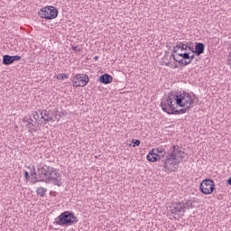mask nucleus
<instances>
[{"label":"nucleus","instance_id":"23","mask_svg":"<svg viewBox=\"0 0 231 231\" xmlns=\"http://www.w3.org/2000/svg\"><path fill=\"white\" fill-rule=\"evenodd\" d=\"M181 50L180 43H177L175 46H173V53H178V51Z\"/></svg>","mask_w":231,"mask_h":231},{"label":"nucleus","instance_id":"32","mask_svg":"<svg viewBox=\"0 0 231 231\" xmlns=\"http://www.w3.org/2000/svg\"><path fill=\"white\" fill-rule=\"evenodd\" d=\"M226 182H227V185H231V177L228 178V180H226Z\"/></svg>","mask_w":231,"mask_h":231},{"label":"nucleus","instance_id":"9","mask_svg":"<svg viewBox=\"0 0 231 231\" xmlns=\"http://www.w3.org/2000/svg\"><path fill=\"white\" fill-rule=\"evenodd\" d=\"M75 79L72 80L73 86L75 88H84V86H88V83L89 82V77L86 74H77Z\"/></svg>","mask_w":231,"mask_h":231},{"label":"nucleus","instance_id":"27","mask_svg":"<svg viewBox=\"0 0 231 231\" xmlns=\"http://www.w3.org/2000/svg\"><path fill=\"white\" fill-rule=\"evenodd\" d=\"M13 63L15 62V60H21V56H12Z\"/></svg>","mask_w":231,"mask_h":231},{"label":"nucleus","instance_id":"21","mask_svg":"<svg viewBox=\"0 0 231 231\" xmlns=\"http://www.w3.org/2000/svg\"><path fill=\"white\" fill-rule=\"evenodd\" d=\"M71 50H73L76 53H80V51H82V47L79 45H72Z\"/></svg>","mask_w":231,"mask_h":231},{"label":"nucleus","instance_id":"30","mask_svg":"<svg viewBox=\"0 0 231 231\" xmlns=\"http://www.w3.org/2000/svg\"><path fill=\"white\" fill-rule=\"evenodd\" d=\"M188 50L189 51H191V53H194V51H196V49H194L193 47L188 46Z\"/></svg>","mask_w":231,"mask_h":231},{"label":"nucleus","instance_id":"29","mask_svg":"<svg viewBox=\"0 0 231 231\" xmlns=\"http://www.w3.org/2000/svg\"><path fill=\"white\" fill-rule=\"evenodd\" d=\"M23 174H24L25 180H30V173L27 171H25Z\"/></svg>","mask_w":231,"mask_h":231},{"label":"nucleus","instance_id":"7","mask_svg":"<svg viewBox=\"0 0 231 231\" xmlns=\"http://www.w3.org/2000/svg\"><path fill=\"white\" fill-rule=\"evenodd\" d=\"M170 212L175 216H185V204L183 202H176L170 207Z\"/></svg>","mask_w":231,"mask_h":231},{"label":"nucleus","instance_id":"22","mask_svg":"<svg viewBox=\"0 0 231 231\" xmlns=\"http://www.w3.org/2000/svg\"><path fill=\"white\" fill-rule=\"evenodd\" d=\"M68 78H69V75L64 73H60L57 76L58 80H64V79H68Z\"/></svg>","mask_w":231,"mask_h":231},{"label":"nucleus","instance_id":"17","mask_svg":"<svg viewBox=\"0 0 231 231\" xmlns=\"http://www.w3.org/2000/svg\"><path fill=\"white\" fill-rule=\"evenodd\" d=\"M46 192H48V189L43 188V187H40L36 190V194L38 196H40L41 198H44V196H46Z\"/></svg>","mask_w":231,"mask_h":231},{"label":"nucleus","instance_id":"15","mask_svg":"<svg viewBox=\"0 0 231 231\" xmlns=\"http://www.w3.org/2000/svg\"><path fill=\"white\" fill-rule=\"evenodd\" d=\"M2 64H4V66H10V64H14L12 56L8 54L4 55Z\"/></svg>","mask_w":231,"mask_h":231},{"label":"nucleus","instance_id":"1","mask_svg":"<svg viewBox=\"0 0 231 231\" xmlns=\"http://www.w3.org/2000/svg\"><path fill=\"white\" fill-rule=\"evenodd\" d=\"M193 106H196L194 99L185 91L171 92L167 100L161 102V107L167 115H185Z\"/></svg>","mask_w":231,"mask_h":231},{"label":"nucleus","instance_id":"31","mask_svg":"<svg viewBox=\"0 0 231 231\" xmlns=\"http://www.w3.org/2000/svg\"><path fill=\"white\" fill-rule=\"evenodd\" d=\"M194 54H192L191 56L189 55V60H190V64L192 63V60H194Z\"/></svg>","mask_w":231,"mask_h":231},{"label":"nucleus","instance_id":"20","mask_svg":"<svg viewBox=\"0 0 231 231\" xmlns=\"http://www.w3.org/2000/svg\"><path fill=\"white\" fill-rule=\"evenodd\" d=\"M177 62L180 66H189V64H190V60L187 61V60L184 59H180V60H177Z\"/></svg>","mask_w":231,"mask_h":231},{"label":"nucleus","instance_id":"35","mask_svg":"<svg viewBox=\"0 0 231 231\" xmlns=\"http://www.w3.org/2000/svg\"><path fill=\"white\" fill-rule=\"evenodd\" d=\"M187 62H190V60H188Z\"/></svg>","mask_w":231,"mask_h":231},{"label":"nucleus","instance_id":"18","mask_svg":"<svg viewBox=\"0 0 231 231\" xmlns=\"http://www.w3.org/2000/svg\"><path fill=\"white\" fill-rule=\"evenodd\" d=\"M50 112V116L52 118L51 122H55L54 118H57V116L59 115V109L54 108L52 110H49Z\"/></svg>","mask_w":231,"mask_h":231},{"label":"nucleus","instance_id":"28","mask_svg":"<svg viewBox=\"0 0 231 231\" xmlns=\"http://www.w3.org/2000/svg\"><path fill=\"white\" fill-rule=\"evenodd\" d=\"M23 122H27V124H28L29 122H32V124H35V121H33L32 116H30L29 121L26 120L25 118H23Z\"/></svg>","mask_w":231,"mask_h":231},{"label":"nucleus","instance_id":"19","mask_svg":"<svg viewBox=\"0 0 231 231\" xmlns=\"http://www.w3.org/2000/svg\"><path fill=\"white\" fill-rule=\"evenodd\" d=\"M178 57H182L184 60H189L190 59V53L189 52H184V53H178Z\"/></svg>","mask_w":231,"mask_h":231},{"label":"nucleus","instance_id":"4","mask_svg":"<svg viewBox=\"0 0 231 231\" xmlns=\"http://www.w3.org/2000/svg\"><path fill=\"white\" fill-rule=\"evenodd\" d=\"M75 223H79V219L75 217L73 211L61 213L54 221V224L60 225V226H69L70 225H75Z\"/></svg>","mask_w":231,"mask_h":231},{"label":"nucleus","instance_id":"5","mask_svg":"<svg viewBox=\"0 0 231 231\" xmlns=\"http://www.w3.org/2000/svg\"><path fill=\"white\" fill-rule=\"evenodd\" d=\"M199 189L202 194H212L216 189V184L214 180L206 179L200 183Z\"/></svg>","mask_w":231,"mask_h":231},{"label":"nucleus","instance_id":"16","mask_svg":"<svg viewBox=\"0 0 231 231\" xmlns=\"http://www.w3.org/2000/svg\"><path fill=\"white\" fill-rule=\"evenodd\" d=\"M182 203L184 204L185 210H190V208H194V201L192 199H186L184 202L182 201Z\"/></svg>","mask_w":231,"mask_h":231},{"label":"nucleus","instance_id":"33","mask_svg":"<svg viewBox=\"0 0 231 231\" xmlns=\"http://www.w3.org/2000/svg\"><path fill=\"white\" fill-rule=\"evenodd\" d=\"M94 60H98V56H95V57H94Z\"/></svg>","mask_w":231,"mask_h":231},{"label":"nucleus","instance_id":"14","mask_svg":"<svg viewBox=\"0 0 231 231\" xmlns=\"http://www.w3.org/2000/svg\"><path fill=\"white\" fill-rule=\"evenodd\" d=\"M148 162H158V155H156V152L154 151V149H152V151L149 152V153L146 156Z\"/></svg>","mask_w":231,"mask_h":231},{"label":"nucleus","instance_id":"3","mask_svg":"<svg viewBox=\"0 0 231 231\" xmlns=\"http://www.w3.org/2000/svg\"><path fill=\"white\" fill-rule=\"evenodd\" d=\"M165 160H162L161 165L164 168V171L171 172L174 170L173 165H178L180 160H185L187 153L183 151V147L180 145H171L167 152Z\"/></svg>","mask_w":231,"mask_h":231},{"label":"nucleus","instance_id":"10","mask_svg":"<svg viewBox=\"0 0 231 231\" xmlns=\"http://www.w3.org/2000/svg\"><path fill=\"white\" fill-rule=\"evenodd\" d=\"M41 115V120H44V122H51L52 118L50 116V110H39Z\"/></svg>","mask_w":231,"mask_h":231},{"label":"nucleus","instance_id":"26","mask_svg":"<svg viewBox=\"0 0 231 231\" xmlns=\"http://www.w3.org/2000/svg\"><path fill=\"white\" fill-rule=\"evenodd\" d=\"M171 57L175 60V62H178V60H180V56H178V54L176 55V54L172 53Z\"/></svg>","mask_w":231,"mask_h":231},{"label":"nucleus","instance_id":"34","mask_svg":"<svg viewBox=\"0 0 231 231\" xmlns=\"http://www.w3.org/2000/svg\"><path fill=\"white\" fill-rule=\"evenodd\" d=\"M170 65H171V62L165 63V66H170Z\"/></svg>","mask_w":231,"mask_h":231},{"label":"nucleus","instance_id":"11","mask_svg":"<svg viewBox=\"0 0 231 231\" xmlns=\"http://www.w3.org/2000/svg\"><path fill=\"white\" fill-rule=\"evenodd\" d=\"M99 82L101 84H111L113 82V77L109 74H103L99 77Z\"/></svg>","mask_w":231,"mask_h":231},{"label":"nucleus","instance_id":"8","mask_svg":"<svg viewBox=\"0 0 231 231\" xmlns=\"http://www.w3.org/2000/svg\"><path fill=\"white\" fill-rule=\"evenodd\" d=\"M31 116H32L34 123L29 122L27 125H25V127L29 129V133H32V131L37 133V131H39V125H37V124H39V122L42 120L41 116H39V112H33Z\"/></svg>","mask_w":231,"mask_h":231},{"label":"nucleus","instance_id":"13","mask_svg":"<svg viewBox=\"0 0 231 231\" xmlns=\"http://www.w3.org/2000/svg\"><path fill=\"white\" fill-rule=\"evenodd\" d=\"M195 55H201V53H205V43L199 42L195 45Z\"/></svg>","mask_w":231,"mask_h":231},{"label":"nucleus","instance_id":"36","mask_svg":"<svg viewBox=\"0 0 231 231\" xmlns=\"http://www.w3.org/2000/svg\"><path fill=\"white\" fill-rule=\"evenodd\" d=\"M175 68H178V65H175Z\"/></svg>","mask_w":231,"mask_h":231},{"label":"nucleus","instance_id":"24","mask_svg":"<svg viewBox=\"0 0 231 231\" xmlns=\"http://www.w3.org/2000/svg\"><path fill=\"white\" fill-rule=\"evenodd\" d=\"M132 143H134L133 147H138L140 145L141 142L138 139H133Z\"/></svg>","mask_w":231,"mask_h":231},{"label":"nucleus","instance_id":"2","mask_svg":"<svg viewBox=\"0 0 231 231\" xmlns=\"http://www.w3.org/2000/svg\"><path fill=\"white\" fill-rule=\"evenodd\" d=\"M32 175H34L35 179L39 178V180L32 182L33 184L39 183V181H51L53 185L60 187V181H62V178L59 171L48 165L40 164L37 171L33 168Z\"/></svg>","mask_w":231,"mask_h":231},{"label":"nucleus","instance_id":"25","mask_svg":"<svg viewBox=\"0 0 231 231\" xmlns=\"http://www.w3.org/2000/svg\"><path fill=\"white\" fill-rule=\"evenodd\" d=\"M180 50L183 51L184 50L187 51H189V45L180 43Z\"/></svg>","mask_w":231,"mask_h":231},{"label":"nucleus","instance_id":"6","mask_svg":"<svg viewBox=\"0 0 231 231\" xmlns=\"http://www.w3.org/2000/svg\"><path fill=\"white\" fill-rule=\"evenodd\" d=\"M40 15L42 19H55L59 15V11L53 6L43 7L41 9Z\"/></svg>","mask_w":231,"mask_h":231},{"label":"nucleus","instance_id":"12","mask_svg":"<svg viewBox=\"0 0 231 231\" xmlns=\"http://www.w3.org/2000/svg\"><path fill=\"white\" fill-rule=\"evenodd\" d=\"M153 151L155 152V156H157L159 160H162V158H164L167 154V152L162 147L153 148Z\"/></svg>","mask_w":231,"mask_h":231}]
</instances>
